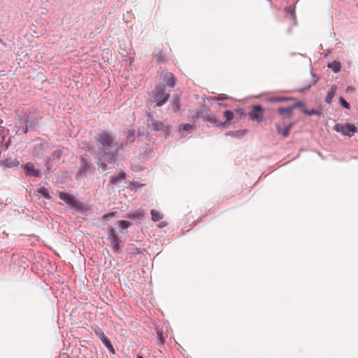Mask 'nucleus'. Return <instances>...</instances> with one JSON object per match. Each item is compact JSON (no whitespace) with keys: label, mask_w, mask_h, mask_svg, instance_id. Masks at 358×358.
<instances>
[{"label":"nucleus","mask_w":358,"mask_h":358,"mask_svg":"<svg viewBox=\"0 0 358 358\" xmlns=\"http://www.w3.org/2000/svg\"><path fill=\"white\" fill-rule=\"evenodd\" d=\"M97 141L102 145L96 152H99V159H103L108 164H115L117 162V153L109 150L114 145V136L110 132L103 131L98 135Z\"/></svg>","instance_id":"nucleus-1"},{"label":"nucleus","mask_w":358,"mask_h":358,"mask_svg":"<svg viewBox=\"0 0 358 358\" xmlns=\"http://www.w3.org/2000/svg\"><path fill=\"white\" fill-rule=\"evenodd\" d=\"M170 94L166 92L163 84H157L154 89L149 93L150 103H155L153 108L162 107L169 99Z\"/></svg>","instance_id":"nucleus-2"},{"label":"nucleus","mask_w":358,"mask_h":358,"mask_svg":"<svg viewBox=\"0 0 358 358\" xmlns=\"http://www.w3.org/2000/svg\"><path fill=\"white\" fill-rule=\"evenodd\" d=\"M59 198L67 204L71 208L74 209L80 214H85L90 210L89 207L84 203L79 201L76 197L66 192H59Z\"/></svg>","instance_id":"nucleus-3"},{"label":"nucleus","mask_w":358,"mask_h":358,"mask_svg":"<svg viewBox=\"0 0 358 358\" xmlns=\"http://www.w3.org/2000/svg\"><path fill=\"white\" fill-rule=\"evenodd\" d=\"M80 165L76 173L77 180L84 179L87 177V173H93L94 171V164L90 157L87 154H83L80 157Z\"/></svg>","instance_id":"nucleus-4"},{"label":"nucleus","mask_w":358,"mask_h":358,"mask_svg":"<svg viewBox=\"0 0 358 358\" xmlns=\"http://www.w3.org/2000/svg\"><path fill=\"white\" fill-rule=\"evenodd\" d=\"M63 155L64 152L62 149H57L52 152L51 155L48 157L45 161V166L46 169L44 171L45 176H47L56 170L58 166L57 164Z\"/></svg>","instance_id":"nucleus-5"},{"label":"nucleus","mask_w":358,"mask_h":358,"mask_svg":"<svg viewBox=\"0 0 358 358\" xmlns=\"http://www.w3.org/2000/svg\"><path fill=\"white\" fill-rule=\"evenodd\" d=\"M108 239L112 245V250L116 254H120L122 251L124 242L117 234L116 230L110 225L106 229Z\"/></svg>","instance_id":"nucleus-6"},{"label":"nucleus","mask_w":358,"mask_h":358,"mask_svg":"<svg viewBox=\"0 0 358 358\" xmlns=\"http://www.w3.org/2000/svg\"><path fill=\"white\" fill-rule=\"evenodd\" d=\"M250 110L248 115L250 120L261 123L264 121L265 108L260 104H252L250 106Z\"/></svg>","instance_id":"nucleus-7"},{"label":"nucleus","mask_w":358,"mask_h":358,"mask_svg":"<svg viewBox=\"0 0 358 358\" xmlns=\"http://www.w3.org/2000/svg\"><path fill=\"white\" fill-rule=\"evenodd\" d=\"M333 129L336 132L348 137L353 136L358 131V128L355 124L350 123H336Z\"/></svg>","instance_id":"nucleus-8"},{"label":"nucleus","mask_w":358,"mask_h":358,"mask_svg":"<svg viewBox=\"0 0 358 358\" xmlns=\"http://www.w3.org/2000/svg\"><path fill=\"white\" fill-rule=\"evenodd\" d=\"M21 169L26 177L40 178L42 176V171L39 168L36 167V165L31 162H28L21 165Z\"/></svg>","instance_id":"nucleus-9"},{"label":"nucleus","mask_w":358,"mask_h":358,"mask_svg":"<svg viewBox=\"0 0 358 358\" xmlns=\"http://www.w3.org/2000/svg\"><path fill=\"white\" fill-rule=\"evenodd\" d=\"M94 334L97 337L100 338L103 345L108 349V352L111 355L115 354V350L110 341V340L105 335L103 331L97 327L94 329Z\"/></svg>","instance_id":"nucleus-10"},{"label":"nucleus","mask_w":358,"mask_h":358,"mask_svg":"<svg viewBox=\"0 0 358 358\" xmlns=\"http://www.w3.org/2000/svg\"><path fill=\"white\" fill-rule=\"evenodd\" d=\"M147 127L155 131H159L163 129L164 123L163 122L156 120L152 113L148 112L145 115Z\"/></svg>","instance_id":"nucleus-11"},{"label":"nucleus","mask_w":358,"mask_h":358,"mask_svg":"<svg viewBox=\"0 0 358 358\" xmlns=\"http://www.w3.org/2000/svg\"><path fill=\"white\" fill-rule=\"evenodd\" d=\"M15 134L20 136L28 133L27 123L24 120L23 115H20L15 124Z\"/></svg>","instance_id":"nucleus-12"},{"label":"nucleus","mask_w":358,"mask_h":358,"mask_svg":"<svg viewBox=\"0 0 358 358\" xmlns=\"http://www.w3.org/2000/svg\"><path fill=\"white\" fill-rule=\"evenodd\" d=\"M24 120L27 123V127L29 131H36L38 124L39 118L30 113L23 114Z\"/></svg>","instance_id":"nucleus-13"},{"label":"nucleus","mask_w":358,"mask_h":358,"mask_svg":"<svg viewBox=\"0 0 358 358\" xmlns=\"http://www.w3.org/2000/svg\"><path fill=\"white\" fill-rule=\"evenodd\" d=\"M276 113L282 120H290L294 115V111L290 106L287 107L280 106L276 109Z\"/></svg>","instance_id":"nucleus-14"},{"label":"nucleus","mask_w":358,"mask_h":358,"mask_svg":"<svg viewBox=\"0 0 358 358\" xmlns=\"http://www.w3.org/2000/svg\"><path fill=\"white\" fill-rule=\"evenodd\" d=\"M162 81L158 84H163L164 89L166 86L173 88L176 85V78L172 73H164L162 76Z\"/></svg>","instance_id":"nucleus-15"},{"label":"nucleus","mask_w":358,"mask_h":358,"mask_svg":"<svg viewBox=\"0 0 358 358\" xmlns=\"http://www.w3.org/2000/svg\"><path fill=\"white\" fill-rule=\"evenodd\" d=\"M181 99L179 95L174 94L171 103L169 106L168 110H171L173 113H178L180 111L181 108Z\"/></svg>","instance_id":"nucleus-16"},{"label":"nucleus","mask_w":358,"mask_h":358,"mask_svg":"<svg viewBox=\"0 0 358 358\" xmlns=\"http://www.w3.org/2000/svg\"><path fill=\"white\" fill-rule=\"evenodd\" d=\"M196 129L194 124L189 123H182L178 126V132L180 137H185L187 134L192 133Z\"/></svg>","instance_id":"nucleus-17"},{"label":"nucleus","mask_w":358,"mask_h":358,"mask_svg":"<svg viewBox=\"0 0 358 358\" xmlns=\"http://www.w3.org/2000/svg\"><path fill=\"white\" fill-rule=\"evenodd\" d=\"M46 143H47L45 142L44 143H38L34 144L32 152H31V156L38 159H41L42 157V155L44 152V145Z\"/></svg>","instance_id":"nucleus-18"},{"label":"nucleus","mask_w":358,"mask_h":358,"mask_svg":"<svg viewBox=\"0 0 358 358\" xmlns=\"http://www.w3.org/2000/svg\"><path fill=\"white\" fill-rule=\"evenodd\" d=\"M20 165V162L17 159L12 160L11 158H6L3 160L0 161V166L3 168V169L6 170V169H12L14 167H17Z\"/></svg>","instance_id":"nucleus-19"},{"label":"nucleus","mask_w":358,"mask_h":358,"mask_svg":"<svg viewBox=\"0 0 358 358\" xmlns=\"http://www.w3.org/2000/svg\"><path fill=\"white\" fill-rule=\"evenodd\" d=\"M196 110L199 113L201 119L203 121L205 120L210 115H213V112L210 108L205 103L198 106Z\"/></svg>","instance_id":"nucleus-20"},{"label":"nucleus","mask_w":358,"mask_h":358,"mask_svg":"<svg viewBox=\"0 0 358 358\" xmlns=\"http://www.w3.org/2000/svg\"><path fill=\"white\" fill-rule=\"evenodd\" d=\"M292 100H296V98L294 96H271L268 97L265 99V101L266 103H280V102H285Z\"/></svg>","instance_id":"nucleus-21"},{"label":"nucleus","mask_w":358,"mask_h":358,"mask_svg":"<svg viewBox=\"0 0 358 358\" xmlns=\"http://www.w3.org/2000/svg\"><path fill=\"white\" fill-rule=\"evenodd\" d=\"M127 175L124 171H120L119 173H115L110 177L109 182L113 185H117L122 182L127 178Z\"/></svg>","instance_id":"nucleus-22"},{"label":"nucleus","mask_w":358,"mask_h":358,"mask_svg":"<svg viewBox=\"0 0 358 358\" xmlns=\"http://www.w3.org/2000/svg\"><path fill=\"white\" fill-rule=\"evenodd\" d=\"M249 132L248 129H240L237 131H229L225 133V136H232L238 139H241L245 135H246Z\"/></svg>","instance_id":"nucleus-23"},{"label":"nucleus","mask_w":358,"mask_h":358,"mask_svg":"<svg viewBox=\"0 0 358 358\" xmlns=\"http://www.w3.org/2000/svg\"><path fill=\"white\" fill-rule=\"evenodd\" d=\"M144 217V213L142 210H137L134 213L127 214L126 217L134 221L140 222Z\"/></svg>","instance_id":"nucleus-24"},{"label":"nucleus","mask_w":358,"mask_h":358,"mask_svg":"<svg viewBox=\"0 0 358 358\" xmlns=\"http://www.w3.org/2000/svg\"><path fill=\"white\" fill-rule=\"evenodd\" d=\"M275 129L278 135H281L284 138H287L290 135L291 130H289L286 126L282 127L280 123H275Z\"/></svg>","instance_id":"nucleus-25"},{"label":"nucleus","mask_w":358,"mask_h":358,"mask_svg":"<svg viewBox=\"0 0 358 358\" xmlns=\"http://www.w3.org/2000/svg\"><path fill=\"white\" fill-rule=\"evenodd\" d=\"M311 76L313 77L312 83H308L303 87L299 88V89L296 90L295 91L300 92V93H304V92L308 91L313 85H315L318 81V78L313 72H311Z\"/></svg>","instance_id":"nucleus-26"},{"label":"nucleus","mask_w":358,"mask_h":358,"mask_svg":"<svg viewBox=\"0 0 358 358\" xmlns=\"http://www.w3.org/2000/svg\"><path fill=\"white\" fill-rule=\"evenodd\" d=\"M123 132L126 134L125 144L129 145L135 141L136 131L134 129H129L127 131H124Z\"/></svg>","instance_id":"nucleus-27"},{"label":"nucleus","mask_w":358,"mask_h":358,"mask_svg":"<svg viewBox=\"0 0 358 358\" xmlns=\"http://www.w3.org/2000/svg\"><path fill=\"white\" fill-rule=\"evenodd\" d=\"M131 222L128 220H118L117 222V225L120 228V231L122 234H125L127 232L128 228L131 225Z\"/></svg>","instance_id":"nucleus-28"},{"label":"nucleus","mask_w":358,"mask_h":358,"mask_svg":"<svg viewBox=\"0 0 358 358\" xmlns=\"http://www.w3.org/2000/svg\"><path fill=\"white\" fill-rule=\"evenodd\" d=\"M301 113L308 115H321L322 114V108H320L318 109L312 108V109H307V108H302Z\"/></svg>","instance_id":"nucleus-29"},{"label":"nucleus","mask_w":358,"mask_h":358,"mask_svg":"<svg viewBox=\"0 0 358 358\" xmlns=\"http://www.w3.org/2000/svg\"><path fill=\"white\" fill-rule=\"evenodd\" d=\"M285 12L286 14H289L291 15V19L294 22V25L297 24L296 15L295 12V7L293 6H289L285 7Z\"/></svg>","instance_id":"nucleus-30"},{"label":"nucleus","mask_w":358,"mask_h":358,"mask_svg":"<svg viewBox=\"0 0 358 358\" xmlns=\"http://www.w3.org/2000/svg\"><path fill=\"white\" fill-rule=\"evenodd\" d=\"M203 122L207 123V126L208 127H210V125L213 127H218L219 120L213 115H210Z\"/></svg>","instance_id":"nucleus-31"},{"label":"nucleus","mask_w":358,"mask_h":358,"mask_svg":"<svg viewBox=\"0 0 358 358\" xmlns=\"http://www.w3.org/2000/svg\"><path fill=\"white\" fill-rule=\"evenodd\" d=\"M327 67L331 69L334 73H337L341 71V64L340 62L334 60L332 62L328 63Z\"/></svg>","instance_id":"nucleus-32"},{"label":"nucleus","mask_w":358,"mask_h":358,"mask_svg":"<svg viewBox=\"0 0 358 358\" xmlns=\"http://www.w3.org/2000/svg\"><path fill=\"white\" fill-rule=\"evenodd\" d=\"M38 195L43 197L45 199H50L51 196L49 194L48 189L45 187H41L38 189Z\"/></svg>","instance_id":"nucleus-33"},{"label":"nucleus","mask_w":358,"mask_h":358,"mask_svg":"<svg viewBox=\"0 0 358 358\" xmlns=\"http://www.w3.org/2000/svg\"><path fill=\"white\" fill-rule=\"evenodd\" d=\"M153 56L159 64L166 63L167 61L164 52L161 50L154 52Z\"/></svg>","instance_id":"nucleus-34"},{"label":"nucleus","mask_w":358,"mask_h":358,"mask_svg":"<svg viewBox=\"0 0 358 358\" xmlns=\"http://www.w3.org/2000/svg\"><path fill=\"white\" fill-rule=\"evenodd\" d=\"M95 155H96V160H97L96 163H97V165L99 166V167L100 169H101V170L103 171L108 170V166L107 163H108V162L103 159H99V152H95Z\"/></svg>","instance_id":"nucleus-35"},{"label":"nucleus","mask_w":358,"mask_h":358,"mask_svg":"<svg viewBox=\"0 0 358 358\" xmlns=\"http://www.w3.org/2000/svg\"><path fill=\"white\" fill-rule=\"evenodd\" d=\"M127 145V144H125V141H115L113 147H115V150L114 151H112V152H116L117 157L118 152L122 150Z\"/></svg>","instance_id":"nucleus-36"},{"label":"nucleus","mask_w":358,"mask_h":358,"mask_svg":"<svg viewBox=\"0 0 358 358\" xmlns=\"http://www.w3.org/2000/svg\"><path fill=\"white\" fill-rule=\"evenodd\" d=\"M150 215L153 222L159 221L163 218V214L155 209L151 210Z\"/></svg>","instance_id":"nucleus-37"},{"label":"nucleus","mask_w":358,"mask_h":358,"mask_svg":"<svg viewBox=\"0 0 358 358\" xmlns=\"http://www.w3.org/2000/svg\"><path fill=\"white\" fill-rule=\"evenodd\" d=\"M293 101H294V103L293 104L290 105V106L293 110L296 108H301V110H302V108H305L306 103L303 101L298 100L297 99H296V100H293Z\"/></svg>","instance_id":"nucleus-38"},{"label":"nucleus","mask_w":358,"mask_h":358,"mask_svg":"<svg viewBox=\"0 0 358 358\" xmlns=\"http://www.w3.org/2000/svg\"><path fill=\"white\" fill-rule=\"evenodd\" d=\"M223 116L225 118V120L230 122H232L233 120L235 118L234 113L231 110H224L223 112Z\"/></svg>","instance_id":"nucleus-39"},{"label":"nucleus","mask_w":358,"mask_h":358,"mask_svg":"<svg viewBox=\"0 0 358 358\" xmlns=\"http://www.w3.org/2000/svg\"><path fill=\"white\" fill-rule=\"evenodd\" d=\"M115 216H116L115 212H109V213H105L104 215H103L101 217V220L103 223H106L107 222H108L109 220H110L113 217H115Z\"/></svg>","instance_id":"nucleus-40"},{"label":"nucleus","mask_w":358,"mask_h":358,"mask_svg":"<svg viewBox=\"0 0 358 358\" xmlns=\"http://www.w3.org/2000/svg\"><path fill=\"white\" fill-rule=\"evenodd\" d=\"M215 99L218 100V103H220L227 100H233L234 99L231 96H228L227 94H219L218 95L215 96Z\"/></svg>","instance_id":"nucleus-41"},{"label":"nucleus","mask_w":358,"mask_h":358,"mask_svg":"<svg viewBox=\"0 0 358 358\" xmlns=\"http://www.w3.org/2000/svg\"><path fill=\"white\" fill-rule=\"evenodd\" d=\"M235 113L238 115V120H243L246 117V113L242 108H236L235 109Z\"/></svg>","instance_id":"nucleus-42"},{"label":"nucleus","mask_w":358,"mask_h":358,"mask_svg":"<svg viewBox=\"0 0 358 358\" xmlns=\"http://www.w3.org/2000/svg\"><path fill=\"white\" fill-rule=\"evenodd\" d=\"M157 338L159 341V343L162 345H164L166 341L165 336L164 335V332L162 330L157 329Z\"/></svg>","instance_id":"nucleus-43"},{"label":"nucleus","mask_w":358,"mask_h":358,"mask_svg":"<svg viewBox=\"0 0 358 358\" xmlns=\"http://www.w3.org/2000/svg\"><path fill=\"white\" fill-rule=\"evenodd\" d=\"M338 100L341 106L343 108L348 110L350 108V104L343 96H340Z\"/></svg>","instance_id":"nucleus-44"},{"label":"nucleus","mask_w":358,"mask_h":358,"mask_svg":"<svg viewBox=\"0 0 358 358\" xmlns=\"http://www.w3.org/2000/svg\"><path fill=\"white\" fill-rule=\"evenodd\" d=\"M161 131L163 132L164 137L167 138L171 134V127L169 125L164 124L163 129Z\"/></svg>","instance_id":"nucleus-45"},{"label":"nucleus","mask_w":358,"mask_h":358,"mask_svg":"<svg viewBox=\"0 0 358 358\" xmlns=\"http://www.w3.org/2000/svg\"><path fill=\"white\" fill-rule=\"evenodd\" d=\"M231 124V122L227 121V120H224V122H222L220 120H219V123H218V128H222V129H227L229 127L230 124Z\"/></svg>","instance_id":"nucleus-46"},{"label":"nucleus","mask_w":358,"mask_h":358,"mask_svg":"<svg viewBox=\"0 0 358 358\" xmlns=\"http://www.w3.org/2000/svg\"><path fill=\"white\" fill-rule=\"evenodd\" d=\"M334 96L335 94H334L333 92H328L325 97V101L329 104L331 103L332 101V99L334 98Z\"/></svg>","instance_id":"nucleus-47"},{"label":"nucleus","mask_w":358,"mask_h":358,"mask_svg":"<svg viewBox=\"0 0 358 358\" xmlns=\"http://www.w3.org/2000/svg\"><path fill=\"white\" fill-rule=\"evenodd\" d=\"M199 119H201V117L197 110H196L194 114L192 116V120L193 122H196Z\"/></svg>","instance_id":"nucleus-48"},{"label":"nucleus","mask_w":358,"mask_h":358,"mask_svg":"<svg viewBox=\"0 0 358 358\" xmlns=\"http://www.w3.org/2000/svg\"><path fill=\"white\" fill-rule=\"evenodd\" d=\"M296 125V122H291L286 127L291 130Z\"/></svg>","instance_id":"nucleus-49"},{"label":"nucleus","mask_w":358,"mask_h":358,"mask_svg":"<svg viewBox=\"0 0 358 358\" xmlns=\"http://www.w3.org/2000/svg\"><path fill=\"white\" fill-rule=\"evenodd\" d=\"M167 224H168L167 222H166V221H162V222H161L159 224L158 227H159V228H164V227L167 226Z\"/></svg>","instance_id":"nucleus-50"},{"label":"nucleus","mask_w":358,"mask_h":358,"mask_svg":"<svg viewBox=\"0 0 358 358\" xmlns=\"http://www.w3.org/2000/svg\"><path fill=\"white\" fill-rule=\"evenodd\" d=\"M140 253H141V251L138 249H137L136 252H130V253H129V257H133Z\"/></svg>","instance_id":"nucleus-51"},{"label":"nucleus","mask_w":358,"mask_h":358,"mask_svg":"<svg viewBox=\"0 0 358 358\" xmlns=\"http://www.w3.org/2000/svg\"><path fill=\"white\" fill-rule=\"evenodd\" d=\"M219 106L223 108H229L230 106L228 103L220 102L218 103Z\"/></svg>","instance_id":"nucleus-52"},{"label":"nucleus","mask_w":358,"mask_h":358,"mask_svg":"<svg viewBox=\"0 0 358 358\" xmlns=\"http://www.w3.org/2000/svg\"><path fill=\"white\" fill-rule=\"evenodd\" d=\"M337 90V87L335 85H333L329 92H333L334 94H336V92Z\"/></svg>","instance_id":"nucleus-53"},{"label":"nucleus","mask_w":358,"mask_h":358,"mask_svg":"<svg viewBox=\"0 0 358 358\" xmlns=\"http://www.w3.org/2000/svg\"><path fill=\"white\" fill-rule=\"evenodd\" d=\"M131 169L134 171H139L141 170V169L139 168L138 166H133Z\"/></svg>","instance_id":"nucleus-54"},{"label":"nucleus","mask_w":358,"mask_h":358,"mask_svg":"<svg viewBox=\"0 0 358 358\" xmlns=\"http://www.w3.org/2000/svg\"><path fill=\"white\" fill-rule=\"evenodd\" d=\"M208 101L218 102V100L215 99V96L208 98Z\"/></svg>","instance_id":"nucleus-55"},{"label":"nucleus","mask_w":358,"mask_h":358,"mask_svg":"<svg viewBox=\"0 0 358 358\" xmlns=\"http://www.w3.org/2000/svg\"><path fill=\"white\" fill-rule=\"evenodd\" d=\"M77 310H78V308H77V307H76V308H73V310H71V314H70V315H72L73 314L76 313V311H77Z\"/></svg>","instance_id":"nucleus-56"},{"label":"nucleus","mask_w":358,"mask_h":358,"mask_svg":"<svg viewBox=\"0 0 358 358\" xmlns=\"http://www.w3.org/2000/svg\"><path fill=\"white\" fill-rule=\"evenodd\" d=\"M138 136H143V132L141 131L140 129L138 130Z\"/></svg>","instance_id":"nucleus-57"},{"label":"nucleus","mask_w":358,"mask_h":358,"mask_svg":"<svg viewBox=\"0 0 358 358\" xmlns=\"http://www.w3.org/2000/svg\"><path fill=\"white\" fill-rule=\"evenodd\" d=\"M352 87H348L347 91H352Z\"/></svg>","instance_id":"nucleus-58"},{"label":"nucleus","mask_w":358,"mask_h":358,"mask_svg":"<svg viewBox=\"0 0 358 358\" xmlns=\"http://www.w3.org/2000/svg\"><path fill=\"white\" fill-rule=\"evenodd\" d=\"M357 7H358V4H357Z\"/></svg>","instance_id":"nucleus-59"}]
</instances>
